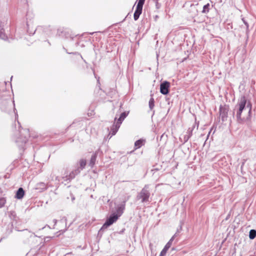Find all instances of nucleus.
Listing matches in <instances>:
<instances>
[{
	"mask_svg": "<svg viewBox=\"0 0 256 256\" xmlns=\"http://www.w3.org/2000/svg\"><path fill=\"white\" fill-rule=\"evenodd\" d=\"M96 154H94L93 156H92L90 164V165L92 166L95 164L96 161Z\"/></svg>",
	"mask_w": 256,
	"mask_h": 256,
	"instance_id": "nucleus-10",
	"label": "nucleus"
},
{
	"mask_svg": "<svg viewBox=\"0 0 256 256\" xmlns=\"http://www.w3.org/2000/svg\"><path fill=\"white\" fill-rule=\"evenodd\" d=\"M138 0V2L136 6V10L134 14V18L135 20H138L141 14L143 6L145 2V0Z\"/></svg>",
	"mask_w": 256,
	"mask_h": 256,
	"instance_id": "nucleus-3",
	"label": "nucleus"
},
{
	"mask_svg": "<svg viewBox=\"0 0 256 256\" xmlns=\"http://www.w3.org/2000/svg\"><path fill=\"white\" fill-rule=\"evenodd\" d=\"M126 118V114L124 112H123L121 114L120 118L118 120V122L120 124L122 123V121Z\"/></svg>",
	"mask_w": 256,
	"mask_h": 256,
	"instance_id": "nucleus-15",
	"label": "nucleus"
},
{
	"mask_svg": "<svg viewBox=\"0 0 256 256\" xmlns=\"http://www.w3.org/2000/svg\"><path fill=\"white\" fill-rule=\"evenodd\" d=\"M122 212L119 214L114 213L112 214L110 218L107 219L105 223L104 224L103 227H108L112 224H113L114 222H116L118 218L120 216Z\"/></svg>",
	"mask_w": 256,
	"mask_h": 256,
	"instance_id": "nucleus-4",
	"label": "nucleus"
},
{
	"mask_svg": "<svg viewBox=\"0 0 256 256\" xmlns=\"http://www.w3.org/2000/svg\"><path fill=\"white\" fill-rule=\"evenodd\" d=\"M150 196V192L145 186L138 193L137 198L138 200H141L142 202H144L148 201Z\"/></svg>",
	"mask_w": 256,
	"mask_h": 256,
	"instance_id": "nucleus-2",
	"label": "nucleus"
},
{
	"mask_svg": "<svg viewBox=\"0 0 256 256\" xmlns=\"http://www.w3.org/2000/svg\"><path fill=\"white\" fill-rule=\"evenodd\" d=\"M154 98H152L149 101V106L150 110H152L154 106Z\"/></svg>",
	"mask_w": 256,
	"mask_h": 256,
	"instance_id": "nucleus-12",
	"label": "nucleus"
},
{
	"mask_svg": "<svg viewBox=\"0 0 256 256\" xmlns=\"http://www.w3.org/2000/svg\"><path fill=\"white\" fill-rule=\"evenodd\" d=\"M256 237V230H251L249 232V238L250 240H253Z\"/></svg>",
	"mask_w": 256,
	"mask_h": 256,
	"instance_id": "nucleus-9",
	"label": "nucleus"
},
{
	"mask_svg": "<svg viewBox=\"0 0 256 256\" xmlns=\"http://www.w3.org/2000/svg\"><path fill=\"white\" fill-rule=\"evenodd\" d=\"M24 194V191L22 188H18L16 192V198L18 199H21L23 198Z\"/></svg>",
	"mask_w": 256,
	"mask_h": 256,
	"instance_id": "nucleus-6",
	"label": "nucleus"
},
{
	"mask_svg": "<svg viewBox=\"0 0 256 256\" xmlns=\"http://www.w3.org/2000/svg\"><path fill=\"white\" fill-rule=\"evenodd\" d=\"M6 203V200L4 198H0V208L2 207Z\"/></svg>",
	"mask_w": 256,
	"mask_h": 256,
	"instance_id": "nucleus-16",
	"label": "nucleus"
},
{
	"mask_svg": "<svg viewBox=\"0 0 256 256\" xmlns=\"http://www.w3.org/2000/svg\"><path fill=\"white\" fill-rule=\"evenodd\" d=\"M246 104V98L245 96H242L240 98L238 101L236 106L238 108V110L236 112V118L238 122L240 124L244 122V120L241 118L242 113L244 110Z\"/></svg>",
	"mask_w": 256,
	"mask_h": 256,
	"instance_id": "nucleus-1",
	"label": "nucleus"
},
{
	"mask_svg": "<svg viewBox=\"0 0 256 256\" xmlns=\"http://www.w3.org/2000/svg\"><path fill=\"white\" fill-rule=\"evenodd\" d=\"M172 246L170 243H167L164 246V248L161 252V255H165L168 250Z\"/></svg>",
	"mask_w": 256,
	"mask_h": 256,
	"instance_id": "nucleus-8",
	"label": "nucleus"
},
{
	"mask_svg": "<svg viewBox=\"0 0 256 256\" xmlns=\"http://www.w3.org/2000/svg\"><path fill=\"white\" fill-rule=\"evenodd\" d=\"M164 255H161V254H160V256H164Z\"/></svg>",
	"mask_w": 256,
	"mask_h": 256,
	"instance_id": "nucleus-20",
	"label": "nucleus"
},
{
	"mask_svg": "<svg viewBox=\"0 0 256 256\" xmlns=\"http://www.w3.org/2000/svg\"><path fill=\"white\" fill-rule=\"evenodd\" d=\"M38 186H44V189L46 188L45 186V184L44 182H40V183L38 184Z\"/></svg>",
	"mask_w": 256,
	"mask_h": 256,
	"instance_id": "nucleus-17",
	"label": "nucleus"
},
{
	"mask_svg": "<svg viewBox=\"0 0 256 256\" xmlns=\"http://www.w3.org/2000/svg\"><path fill=\"white\" fill-rule=\"evenodd\" d=\"M86 164V160L82 159L80 160V166L81 168H84Z\"/></svg>",
	"mask_w": 256,
	"mask_h": 256,
	"instance_id": "nucleus-11",
	"label": "nucleus"
},
{
	"mask_svg": "<svg viewBox=\"0 0 256 256\" xmlns=\"http://www.w3.org/2000/svg\"><path fill=\"white\" fill-rule=\"evenodd\" d=\"M174 236H172L170 239V240L168 242V243H170V245L172 246V241L174 240Z\"/></svg>",
	"mask_w": 256,
	"mask_h": 256,
	"instance_id": "nucleus-18",
	"label": "nucleus"
},
{
	"mask_svg": "<svg viewBox=\"0 0 256 256\" xmlns=\"http://www.w3.org/2000/svg\"><path fill=\"white\" fill-rule=\"evenodd\" d=\"M251 110V106H250V110Z\"/></svg>",
	"mask_w": 256,
	"mask_h": 256,
	"instance_id": "nucleus-19",
	"label": "nucleus"
},
{
	"mask_svg": "<svg viewBox=\"0 0 256 256\" xmlns=\"http://www.w3.org/2000/svg\"><path fill=\"white\" fill-rule=\"evenodd\" d=\"M170 83L165 81L160 85V92L163 94H167L169 92Z\"/></svg>",
	"mask_w": 256,
	"mask_h": 256,
	"instance_id": "nucleus-5",
	"label": "nucleus"
},
{
	"mask_svg": "<svg viewBox=\"0 0 256 256\" xmlns=\"http://www.w3.org/2000/svg\"><path fill=\"white\" fill-rule=\"evenodd\" d=\"M210 6V4H206L203 7V10L202 12L203 13H207L208 12V7Z\"/></svg>",
	"mask_w": 256,
	"mask_h": 256,
	"instance_id": "nucleus-14",
	"label": "nucleus"
},
{
	"mask_svg": "<svg viewBox=\"0 0 256 256\" xmlns=\"http://www.w3.org/2000/svg\"><path fill=\"white\" fill-rule=\"evenodd\" d=\"M75 176V174L74 172H71L70 174L66 176V180H70L74 178Z\"/></svg>",
	"mask_w": 256,
	"mask_h": 256,
	"instance_id": "nucleus-13",
	"label": "nucleus"
},
{
	"mask_svg": "<svg viewBox=\"0 0 256 256\" xmlns=\"http://www.w3.org/2000/svg\"><path fill=\"white\" fill-rule=\"evenodd\" d=\"M145 140L142 139H140L136 140L134 143L135 149H138L142 146L144 144Z\"/></svg>",
	"mask_w": 256,
	"mask_h": 256,
	"instance_id": "nucleus-7",
	"label": "nucleus"
}]
</instances>
